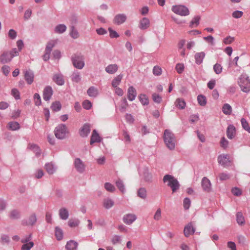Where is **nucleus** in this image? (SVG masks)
<instances>
[{
    "instance_id": "f257e3e1",
    "label": "nucleus",
    "mask_w": 250,
    "mask_h": 250,
    "mask_svg": "<svg viewBox=\"0 0 250 250\" xmlns=\"http://www.w3.org/2000/svg\"><path fill=\"white\" fill-rule=\"evenodd\" d=\"M164 142L168 149L173 150L175 147V138L174 134L169 129H166L164 133Z\"/></svg>"
},
{
    "instance_id": "f03ea898",
    "label": "nucleus",
    "mask_w": 250,
    "mask_h": 250,
    "mask_svg": "<svg viewBox=\"0 0 250 250\" xmlns=\"http://www.w3.org/2000/svg\"><path fill=\"white\" fill-rule=\"evenodd\" d=\"M163 182L167 183V185L171 188L173 192H175L180 188V184L178 180L171 175H165L163 178Z\"/></svg>"
},
{
    "instance_id": "7ed1b4c3",
    "label": "nucleus",
    "mask_w": 250,
    "mask_h": 250,
    "mask_svg": "<svg viewBox=\"0 0 250 250\" xmlns=\"http://www.w3.org/2000/svg\"><path fill=\"white\" fill-rule=\"evenodd\" d=\"M18 56V51L16 48H13L11 51H4L0 56V62L3 64L10 62L12 59Z\"/></svg>"
},
{
    "instance_id": "20e7f679",
    "label": "nucleus",
    "mask_w": 250,
    "mask_h": 250,
    "mask_svg": "<svg viewBox=\"0 0 250 250\" xmlns=\"http://www.w3.org/2000/svg\"><path fill=\"white\" fill-rule=\"evenodd\" d=\"M69 133L66 126L63 124L57 125L54 130L56 137L59 139L62 140L66 137V134Z\"/></svg>"
},
{
    "instance_id": "39448f33",
    "label": "nucleus",
    "mask_w": 250,
    "mask_h": 250,
    "mask_svg": "<svg viewBox=\"0 0 250 250\" xmlns=\"http://www.w3.org/2000/svg\"><path fill=\"white\" fill-rule=\"evenodd\" d=\"M241 90L246 93L250 91V80L246 74H242L239 78L238 82Z\"/></svg>"
},
{
    "instance_id": "423d86ee",
    "label": "nucleus",
    "mask_w": 250,
    "mask_h": 250,
    "mask_svg": "<svg viewBox=\"0 0 250 250\" xmlns=\"http://www.w3.org/2000/svg\"><path fill=\"white\" fill-rule=\"evenodd\" d=\"M84 57L81 54H74L71 57V61L74 66L79 69H82L85 65Z\"/></svg>"
},
{
    "instance_id": "0eeeda50",
    "label": "nucleus",
    "mask_w": 250,
    "mask_h": 250,
    "mask_svg": "<svg viewBox=\"0 0 250 250\" xmlns=\"http://www.w3.org/2000/svg\"><path fill=\"white\" fill-rule=\"evenodd\" d=\"M171 10L174 13L181 16H186L189 14L188 8L183 5H174Z\"/></svg>"
},
{
    "instance_id": "6e6552de",
    "label": "nucleus",
    "mask_w": 250,
    "mask_h": 250,
    "mask_svg": "<svg viewBox=\"0 0 250 250\" xmlns=\"http://www.w3.org/2000/svg\"><path fill=\"white\" fill-rule=\"evenodd\" d=\"M218 163L225 167H227L231 165V161L229 159V157L227 154H222L218 157Z\"/></svg>"
},
{
    "instance_id": "1a4fd4ad",
    "label": "nucleus",
    "mask_w": 250,
    "mask_h": 250,
    "mask_svg": "<svg viewBox=\"0 0 250 250\" xmlns=\"http://www.w3.org/2000/svg\"><path fill=\"white\" fill-rule=\"evenodd\" d=\"M74 167L77 171L80 173H83L85 169V165L83 162L79 158L75 159Z\"/></svg>"
},
{
    "instance_id": "9d476101",
    "label": "nucleus",
    "mask_w": 250,
    "mask_h": 250,
    "mask_svg": "<svg viewBox=\"0 0 250 250\" xmlns=\"http://www.w3.org/2000/svg\"><path fill=\"white\" fill-rule=\"evenodd\" d=\"M201 187L203 190L207 192H209L211 191V184L210 180L207 178L204 177L202 178L201 181Z\"/></svg>"
},
{
    "instance_id": "9b49d317",
    "label": "nucleus",
    "mask_w": 250,
    "mask_h": 250,
    "mask_svg": "<svg viewBox=\"0 0 250 250\" xmlns=\"http://www.w3.org/2000/svg\"><path fill=\"white\" fill-rule=\"evenodd\" d=\"M53 92L51 86L49 85L45 86L43 91V100L45 101H49L53 95Z\"/></svg>"
},
{
    "instance_id": "f8f14e48",
    "label": "nucleus",
    "mask_w": 250,
    "mask_h": 250,
    "mask_svg": "<svg viewBox=\"0 0 250 250\" xmlns=\"http://www.w3.org/2000/svg\"><path fill=\"white\" fill-rule=\"evenodd\" d=\"M127 17L125 14H118L115 15L113 22L114 23L120 25L124 23L126 20Z\"/></svg>"
},
{
    "instance_id": "ddd939ff",
    "label": "nucleus",
    "mask_w": 250,
    "mask_h": 250,
    "mask_svg": "<svg viewBox=\"0 0 250 250\" xmlns=\"http://www.w3.org/2000/svg\"><path fill=\"white\" fill-rule=\"evenodd\" d=\"M136 219V216L134 214L132 213L126 214L123 218V222L128 225L132 224Z\"/></svg>"
},
{
    "instance_id": "4468645a",
    "label": "nucleus",
    "mask_w": 250,
    "mask_h": 250,
    "mask_svg": "<svg viewBox=\"0 0 250 250\" xmlns=\"http://www.w3.org/2000/svg\"><path fill=\"white\" fill-rule=\"evenodd\" d=\"M195 231V228L193 227L191 223H189L186 225L184 229V235L186 237L194 234Z\"/></svg>"
},
{
    "instance_id": "2eb2a0df",
    "label": "nucleus",
    "mask_w": 250,
    "mask_h": 250,
    "mask_svg": "<svg viewBox=\"0 0 250 250\" xmlns=\"http://www.w3.org/2000/svg\"><path fill=\"white\" fill-rule=\"evenodd\" d=\"M37 222V217L35 213L32 214L28 220H23L22 221V224L25 226H33Z\"/></svg>"
},
{
    "instance_id": "dca6fc26",
    "label": "nucleus",
    "mask_w": 250,
    "mask_h": 250,
    "mask_svg": "<svg viewBox=\"0 0 250 250\" xmlns=\"http://www.w3.org/2000/svg\"><path fill=\"white\" fill-rule=\"evenodd\" d=\"M102 141V138L100 136L97 130L94 129L91 136L90 144L92 145L95 143H100Z\"/></svg>"
},
{
    "instance_id": "f3484780",
    "label": "nucleus",
    "mask_w": 250,
    "mask_h": 250,
    "mask_svg": "<svg viewBox=\"0 0 250 250\" xmlns=\"http://www.w3.org/2000/svg\"><path fill=\"white\" fill-rule=\"evenodd\" d=\"M90 132V126L88 124H85L81 128L79 133L81 137H87Z\"/></svg>"
},
{
    "instance_id": "a211bd4d",
    "label": "nucleus",
    "mask_w": 250,
    "mask_h": 250,
    "mask_svg": "<svg viewBox=\"0 0 250 250\" xmlns=\"http://www.w3.org/2000/svg\"><path fill=\"white\" fill-rule=\"evenodd\" d=\"M52 79L58 85H62L64 83L63 76L61 73L55 74L53 76Z\"/></svg>"
},
{
    "instance_id": "6ab92c4d",
    "label": "nucleus",
    "mask_w": 250,
    "mask_h": 250,
    "mask_svg": "<svg viewBox=\"0 0 250 250\" xmlns=\"http://www.w3.org/2000/svg\"><path fill=\"white\" fill-rule=\"evenodd\" d=\"M236 135V128L233 125H229L227 129V136L229 139H232Z\"/></svg>"
},
{
    "instance_id": "aec40b11",
    "label": "nucleus",
    "mask_w": 250,
    "mask_h": 250,
    "mask_svg": "<svg viewBox=\"0 0 250 250\" xmlns=\"http://www.w3.org/2000/svg\"><path fill=\"white\" fill-rule=\"evenodd\" d=\"M137 93L136 89L132 86L128 87L127 90V98L130 101H133L136 98Z\"/></svg>"
},
{
    "instance_id": "412c9836",
    "label": "nucleus",
    "mask_w": 250,
    "mask_h": 250,
    "mask_svg": "<svg viewBox=\"0 0 250 250\" xmlns=\"http://www.w3.org/2000/svg\"><path fill=\"white\" fill-rule=\"evenodd\" d=\"M205 56L206 54L204 52L196 53L194 55L195 63L198 65L201 64L203 62Z\"/></svg>"
},
{
    "instance_id": "4be33fe9",
    "label": "nucleus",
    "mask_w": 250,
    "mask_h": 250,
    "mask_svg": "<svg viewBox=\"0 0 250 250\" xmlns=\"http://www.w3.org/2000/svg\"><path fill=\"white\" fill-rule=\"evenodd\" d=\"M24 78L28 84H31L34 81V73L30 70H26L24 73Z\"/></svg>"
},
{
    "instance_id": "5701e85b",
    "label": "nucleus",
    "mask_w": 250,
    "mask_h": 250,
    "mask_svg": "<svg viewBox=\"0 0 250 250\" xmlns=\"http://www.w3.org/2000/svg\"><path fill=\"white\" fill-rule=\"evenodd\" d=\"M150 26V21L147 18H143L140 20L139 23V28L142 30L147 29Z\"/></svg>"
},
{
    "instance_id": "b1692460",
    "label": "nucleus",
    "mask_w": 250,
    "mask_h": 250,
    "mask_svg": "<svg viewBox=\"0 0 250 250\" xmlns=\"http://www.w3.org/2000/svg\"><path fill=\"white\" fill-rule=\"evenodd\" d=\"M44 168L49 174H54L57 169V167L52 162L46 164Z\"/></svg>"
},
{
    "instance_id": "393cba45",
    "label": "nucleus",
    "mask_w": 250,
    "mask_h": 250,
    "mask_svg": "<svg viewBox=\"0 0 250 250\" xmlns=\"http://www.w3.org/2000/svg\"><path fill=\"white\" fill-rule=\"evenodd\" d=\"M118 69V66L116 64H111L107 65L105 69V71L110 74L115 73Z\"/></svg>"
},
{
    "instance_id": "a878e982",
    "label": "nucleus",
    "mask_w": 250,
    "mask_h": 250,
    "mask_svg": "<svg viewBox=\"0 0 250 250\" xmlns=\"http://www.w3.org/2000/svg\"><path fill=\"white\" fill-rule=\"evenodd\" d=\"M67 27L64 24H59L55 26L54 31L55 33L61 34L65 32L66 30Z\"/></svg>"
},
{
    "instance_id": "bb28decb",
    "label": "nucleus",
    "mask_w": 250,
    "mask_h": 250,
    "mask_svg": "<svg viewBox=\"0 0 250 250\" xmlns=\"http://www.w3.org/2000/svg\"><path fill=\"white\" fill-rule=\"evenodd\" d=\"M59 216L61 219L66 220L68 218V210L65 208H61L59 209Z\"/></svg>"
},
{
    "instance_id": "cd10ccee",
    "label": "nucleus",
    "mask_w": 250,
    "mask_h": 250,
    "mask_svg": "<svg viewBox=\"0 0 250 250\" xmlns=\"http://www.w3.org/2000/svg\"><path fill=\"white\" fill-rule=\"evenodd\" d=\"M87 94L90 97L95 98L98 95L99 91L95 87L91 86L87 89Z\"/></svg>"
},
{
    "instance_id": "c85d7f7f",
    "label": "nucleus",
    "mask_w": 250,
    "mask_h": 250,
    "mask_svg": "<svg viewBox=\"0 0 250 250\" xmlns=\"http://www.w3.org/2000/svg\"><path fill=\"white\" fill-rule=\"evenodd\" d=\"M78 244L77 242L73 240L68 241L65 245V249L67 250H76Z\"/></svg>"
},
{
    "instance_id": "c756f323",
    "label": "nucleus",
    "mask_w": 250,
    "mask_h": 250,
    "mask_svg": "<svg viewBox=\"0 0 250 250\" xmlns=\"http://www.w3.org/2000/svg\"><path fill=\"white\" fill-rule=\"evenodd\" d=\"M114 201L109 198H105L103 200V206L106 209L110 208L114 206Z\"/></svg>"
},
{
    "instance_id": "7c9ffc66",
    "label": "nucleus",
    "mask_w": 250,
    "mask_h": 250,
    "mask_svg": "<svg viewBox=\"0 0 250 250\" xmlns=\"http://www.w3.org/2000/svg\"><path fill=\"white\" fill-rule=\"evenodd\" d=\"M71 79L72 82L78 83L81 81V76L80 73L77 71H74L73 72Z\"/></svg>"
},
{
    "instance_id": "2f4dec72",
    "label": "nucleus",
    "mask_w": 250,
    "mask_h": 250,
    "mask_svg": "<svg viewBox=\"0 0 250 250\" xmlns=\"http://www.w3.org/2000/svg\"><path fill=\"white\" fill-rule=\"evenodd\" d=\"M21 215L20 211L17 209H13L9 212V217L11 219L17 220L21 218Z\"/></svg>"
},
{
    "instance_id": "473e14b6",
    "label": "nucleus",
    "mask_w": 250,
    "mask_h": 250,
    "mask_svg": "<svg viewBox=\"0 0 250 250\" xmlns=\"http://www.w3.org/2000/svg\"><path fill=\"white\" fill-rule=\"evenodd\" d=\"M8 129L15 131L20 129V125L17 122H10L7 125Z\"/></svg>"
},
{
    "instance_id": "72a5a7b5",
    "label": "nucleus",
    "mask_w": 250,
    "mask_h": 250,
    "mask_svg": "<svg viewBox=\"0 0 250 250\" xmlns=\"http://www.w3.org/2000/svg\"><path fill=\"white\" fill-rule=\"evenodd\" d=\"M222 112L226 115H229L232 113V107L229 104H225L222 108Z\"/></svg>"
},
{
    "instance_id": "f704fd0d",
    "label": "nucleus",
    "mask_w": 250,
    "mask_h": 250,
    "mask_svg": "<svg viewBox=\"0 0 250 250\" xmlns=\"http://www.w3.org/2000/svg\"><path fill=\"white\" fill-rule=\"evenodd\" d=\"M28 148L35 152L37 156H39L41 155V149L37 145L30 144L28 146Z\"/></svg>"
},
{
    "instance_id": "c9c22d12",
    "label": "nucleus",
    "mask_w": 250,
    "mask_h": 250,
    "mask_svg": "<svg viewBox=\"0 0 250 250\" xmlns=\"http://www.w3.org/2000/svg\"><path fill=\"white\" fill-rule=\"evenodd\" d=\"M175 106L180 109H183L186 106V102L182 98H178L175 102Z\"/></svg>"
},
{
    "instance_id": "e433bc0d",
    "label": "nucleus",
    "mask_w": 250,
    "mask_h": 250,
    "mask_svg": "<svg viewBox=\"0 0 250 250\" xmlns=\"http://www.w3.org/2000/svg\"><path fill=\"white\" fill-rule=\"evenodd\" d=\"M58 40H54L50 41L47 44L45 47V51L47 52H51L52 48L55 46V45L58 43Z\"/></svg>"
},
{
    "instance_id": "4c0bfd02",
    "label": "nucleus",
    "mask_w": 250,
    "mask_h": 250,
    "mask_svg": "<svg viewBox=\"0 0 250 250\" xmlns=\"http://www.w3.org/2000/svg\"><path fill=\"white\" fill-rule=\"evenodd\" d=\"M200 17L199 16H195L189 23V27L191 28L198 26L200 23Z\"/></svg>"
},
{
    "instance_id": "58836bf2",
    "label": "nucleus",
    "mask_w": 250,
    "mask_h": 250,
    "mask_svg": "<svg viewBox=\"0 0 250 250\" xmlns=\"http://www.w3.org/2000/svg\"><path fill=\"white\" fill-rule=\"evenodd\" d=\"M55 234L58 240H62L63 236L62 229L59 227H56L55 229Z\"/></svg>"
},
{
    "instance_id": "ea45409f",
    "label": "nucleus",
    "mask_w": 250,
    "mask_h": 250,
    "mask_svg": "<svg viewBox=\"0 0 250 250\" xmlns=\"http://www.w3.org/2000/svg\"><path fill=\"white\" fill-rule=\"evenodd\" d=\"M116 185L119 190L123 193L125 192V188L124 182L121 179L117 180L115 182Z\"/></svg>"
},
{
    "instance_id": "a19ab883",
    "label": "nucleus",
    "mask_w": 250,
    "mask_h": 250,
    "mask_svg": "<svg viewBox=\"0 0 250 250\" xmlns=\"http://www.w3.org/2000/svg\"><path fill=\"white\" fill-rule=\"evenodd\" d=\"M137 195L140 198L145 199L147 196L146 190L144 188H141L137 191Z\"/></svg>"
},
{
    "instance_id": "79ce46f5",
    "label": "nucleus",
    "mask_w": 250,
    "mask_h": 250,
    "mask_svg": "<svg viewBox=\"0 0 250 250\" xmlns=\"http://www.w3.org/2000/svg\"><path fill=\"white\" fill-rule=\"evenodd\" d=\"M123 78V75L120 74L116 76L112 82V85L113 87H116L120 84Z\"/></svg>"
},
{
    "instance_id": "37998d69",
    "label": "nucleus",
    "mask_w": 250,
    "mask_h": 250,
    "mask_svg": "<svg viewBox=\"0 0 250 250\" xmlns=\"http://www.w3.org/2000/svg\"><path fill=\"white\" fill-rule=\"evenodd\" d=\"M62 108V105L60 102L56 101L53 102L51 106V108L53 111L57 112L61 110Z\"/></svg>"
},
{
    "instance_id": "c03bdc74",
    "label": "nucleus",
    "mask_w": 250,
    "mask_h": 250,
    "mask_svg": "<svg viewBox=\"0 0 250 250\" xmlns=\"http://www.w3.org/2000/svg\"><path fill=\"white\" fill-rule=\"evenodd\" d=\"M70 35L74 39H76L79 37V33L78 30L74 26H72L71 27Z\"/></svg>"
},
{
    "instance_id": "a18cd8bd",
    "label": "nucleus",
    "mask_w": 250,
    "mask_h": 250,
    "mask_svg": "<svg viewBox=\"0 0 250 250\" xmlns=\"http://www.w3.org/2000/svg\"><path fill=\"white\" fill-rule=\"evenodd\" d=\"M236 221L238 224L239 225H243L245 224V221L244 219V217L243 216L242 213L240 212H238L236 214Z\"/></svg>"
},
{
    "instance_id": "49530a36",
    "label": "nucleus",
    "mask_w": 250,
    "mask_h": 250,
    "mask_svg": "<svg viewBox=\"0 0 250 250\" xmlns=\"http://www.w3.org/2000/svg\"><path fill=\"white\" fill-rule=\"evenodd\" d=\"M241 123L242 127L249 133H250V126L247 120L245 118H242Z\"/></svg>"
},
{
    "instance_id": "de8ad7c7",
    "label": "nucleus",
    "mask_w": 250,
    "mask_h": 250,
    "mask_svg": "<svg viewBox=\"0 0 250 250\" xmlns=\"http://www.w3.org/2000/svg\"><path fill=\"white\" fill-rule=\"evenodd\" d=\"M104 188L107 191L111 192H113L116 190L114 186L108 182H106L104 184Z\"/></svg>"
},
{
    "instance_id": "09e8293b",
    "label": "nucleus",
    "mask_w": 250,
    "mask_h": 250,
    "mask_svg": "<svg viewBox=\"0 0 250 250\" xmlns=\"http://www.w3.org/2000/svg\"><path fill=\"white\" fill-rule=\"evenodd\" d=\"M198 104L201 106H205L207 104V100L205 96L200 95L197 97Z\"/></svg>"
},
{
    "instance_id": "8fccbe9b",
    "label": "nucleus",
    "mask_w": 250,
    "mask_h": 250,
    "mask_svg": "<svg viewBox=\"0 0 250 250\" xmlns=\"http://www.w3.org/2000/svg\"><path fill=\"white\" fill-rule=\"evenodd\" d=\"M140 101L144 105H147L148 104V100L145 94H140L139 96Z\"/></svg>"
},
{
    "instance_id": "3c124183",
    "label": "nucleus",
    "mask_w": 250,
    "mask_h": 250,
    "mask_svg": "<svg viewBox=\"0 0 250 250\" xmlns=\"http://www.w3.org/2000/svg\"><path fill=\"white\" fill-rule=\"evenodd\" d=\"M145 179L146 182H151L152 176L150 173L148 172L147 168H146L145 169V171L144 173Z\"/></svg>"
},
{
    "instance_id": "603ef678",
    "label": "nucleus",
    "mask_w": 250,
    "mask_h": 250,
    "mask_svg": "<svg viewBox=\"0 0 250 250\" xmlns=\"http://www.w3.org/2000/svg\"><path fill=\"white\" fill-rule=\"evenodd\" d=\"M152 98L153 101L157 104H160L162 101V97L156 93H154L152 95Z\"/></svg>"
},
{
    "instance_id": "864d4df0",
    "label": "nucleus",
    "mask_w": 250,
    "mask_h": 250,
    "mask_svg": "<svg viewBox=\"0 0 250 250\" xmlns=\"http://www.w3.org/2000/svg\"><path fill=\"white\" fill-rule=\"evenodd\" d=\"M191 205V201L189 198L186 197L183 201V207L185 209L187 210L189 208Z\"/></svg>"
},
{
    "instance_id": "5fc2aeb1",
    "label": "nucleus",
    "mask_w": 250,
    "mask_h": 250,
    "mask_svg": "<svg viewBox=\"0 0 250 250\" xmlns=\"http://www.w3.org/2000/svg\"><path fill=\"white\" fill-rule=\"evenodd\" d=\"M122 241L121 237L119 235H114L111 239V242L113 245L121 243Z\"/></svg>"
},
{
    "instance_id": "6e6d98bb",
    "label": "nucleus",
    "mask_w": 250,
    "mask_h": 250,
    "mask_svg": "<svg viewBox=\"0 0 250 250\" xmlns=\"http://www.w3.org/2000/svg\"><path fill=\"white\" fill-rule=\"evenodd\" d=\"M35 104L36 106H39L42 104L41 98L38 93H35L34 95Z\"/></svg>"
},
{
    "instance_id": "4d7b16f0",
    "label": "nucleus",
    "mask_w": 250,
    "mask_h": 250,
    "mask_svg": "<svg viewBox=\"0 0 250 250\" xmlns=\"http://www.w3.org/2000/svg\"><path fill=\"white\" fill-rule=\"evenodd\" d=\"M34 243L33 242H29V243H24L21 247L22 250H30L33 246Z\"/></svg>"
},
{
    "instance_id": "13d9d810",
    "label": "nucleus",
    "mask_w": 250,
    "mask_h": 250,
    "mask_svg": "<svg viewBox=\"0 0 250 250\" xmlns=\"http://www.w3.org/2000/svg\"><path fill=\"white\" fill-rule=\"evenodd\" d=\"M11 95L16 100H19L20 99V93L17 88H13L11 90Z\"/></svg>"
},
{
    "instance_id": "bf43d9fd",
    "label": "nucleus",
    "mask_w": 250,
    "mask_h": 250,
    "mask_svg": "<svg viewBox=\"0 0 250 250\" xmlns=\"http://www.w3.org/2000/svg\"><path fill=\"white\" fill-rule=\"evenodd\" d=\"M213 70L216 74H219L222 71V67L221 64L216 63L213 65Z\"/></svg>"
},
{
    "instance_id": "052dcab7",
    "label": "nucleus",
    "mask_w": 250,
    "mask_h": 250,
    "mask_svg": "<svg viewBox=\"0 0 250 250\" xmlns=\"http://www.w3.org/2000/svg\"><path fill=\"white\" fill-rule=\"evenodd\" d=\"M185 66L183 63H177L175 66V69L179 74L182 73L184 70Z\"/></svg>"
},
{
    "instance_id": "680f3d73",
    "label": "nucleus",
    "mask_w": 250,
    "mask_h": 250,
    "mask_svg": "<svg viewBox=\"0 0 250 250\" xmlns=\"http://www.w3.org/2000/svg\"><path fill=\"white\" fill-rule=\"evenodd\" d=\"M83 106L85 109L89 110L92 106V103L89 100H85L83 102Z\"/></svg>"
},
{
    "instance_id": "e2e57ef3",
    "label": "nucleus",
    "mask_w": 250,
    "mask_h": 250,
    "mask_svg": "<svg viewBox=\"0 0 250 250\" xmlns=\"http://www.w3.org/2000/svg\"><path fill=\"white\" fill-rule=\"evenodd\" d=\"M162 69L158 66H155L153 68V73L155 76H159L162 74Z\"/></svg>"
},
{
    "instance_id": "0e129e2a",
    "label": "nucleus",
    "mask_w": 250,
    "mask_h": 250,
    "mask_svg": "<svg viewBox=\"0 0 250 250\" xmlns=\"http://www.w3.org/2000/svg\"><path fill=\"white\" fill-rule=\"evenodd\" d=\"M108 31L110 38H117L119 37V35L118 33L116 31L113 30L111 27L108 28Z\"/></svg>"
},
{
    "instance_id": "69168bd1",
    "label": "nucleus",
    "mask_w": 250,
    "mask_h": 250,
    "mask_svg": "<svg viewBox=\"0 0 250 250\" xmlns=\"http://www.w3.org/2000/svg\"><path fill=\"white\" fill-rule=\"evenodd\" d=\"M228 141L225 137H222L220 141L221 146L224 148V149H226L228 147Z\"/></svg>"
},
{
    "instance_id": "338daca9",
    "label": "nucleus",
    "mask_w": 250,
    "mask_h": 250,
    "mask_svg": "<svg viewBox=\"0 0 250 250\" xmlns=\"http://www.w3.org/2000/svg\"><path fill=\"white\" fill-rule=\"evenodd\" d=\"M79 224V221L78 219H70L68 221V225L70 227H75L78 226Z\"/></svg>"
},
{
    "instance_id": "774afa93",
    "label": "nucleus",
    "mask_w": 250,
    "mask_h": 250,
    "mask_svg": "<svg viewBox=\"0 0 250 250\" xmlns=\"http://www.w3.org/2000/svg\"><path fill=\"white\" fill-rule=\"evenodd\" d=\"M243 15V12L241 11L236 10L232 13V16L235 19L241 18Z\"/></svg>"
}]
</instances>
